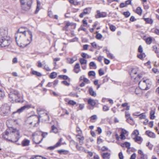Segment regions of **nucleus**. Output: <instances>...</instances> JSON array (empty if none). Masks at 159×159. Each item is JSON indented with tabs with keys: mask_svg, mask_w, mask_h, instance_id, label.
Masks as SVG:
<instances>
[{
	"mask_svg": "<svg viewBox=\"0 0 159 159\" xmlns=\"http://www.w3.org/2000/svg\"><path fill=\"white\" fill-rule=\"evenodd\" d=\"M2 137L6 140L8 139L7 137H12L13 139L15 138V140H9V141L16 142L20 138V133L19 130L16 129L11 127L6 130L5 133L3 134Z\"/></svg>",
	"mask_w": 159,
	"mask_h": 159,
	"instance_id": "obj_1",
	"label": "nucleus"
},
{
	"mask_svg": "<svg viewBox=\"0 0 159 159\" xmlns=\"http://www.w3.org/2000/svg\"><path fill=\"white\" fill-rule=\"evenodd\" d=\"M7 28H0V47H4L8 46L11 42L10 37L7 36Z\"/></svg>",
	"mask_w": 159,
	"mask_h": 159,
	"instance_id": "obj_2",
	"label": "nucleus"
},
{
	"mask_svg": "<svg viewBox=\"0 0 159 159\" xmlns=\"http://www.w3.org/2000/svg\"><path fill=\"white\" fill-rule=\"evenodd\" d=\"M27 32L30 35V39H27L26 40V35L23 36L21 35L20 37H18L17 36V34H15V38L16 42L17 44L19 45L20 47L26 46L29 44L32 41V32L30 30H28Z\"/></svg>",
	"mask_w": 159,
	"mask_h": 159,
	"instance_id": "obj_3",
	"label": "nucleus"
},
{
	"mask_svg": "<svg viewBox=\"0 0 159 159\" xmlns=\"http://www.w3.org/2000/svg\"><path fill=\"white\" fill-rule=\"evenodd\" d=\"M9 98L13 101H15L16 102H21L20 98V94L16 90H11L9 94Z\"/></svg>",
	"mask_w": 159,
	"mask_h": 159,
	"instance_id": "obj_4",
	"label": "nucleus"
},
{
	"mask_svg": "<svg viewBox=\"0 0 159 159\" xmlns=\"http://www.w3.org/2000/svg\"><path fill=\"white\" fill-rule=\"evenodd\" d=\"M22 9L27 11L31 7L32 0H20Z\"/></svg>",
	"mask_w": 159,
	"mask_h": 159,
	"instance_id": "obj_5",
	"label": "nucleus"
},
{
	"mask_svg": "<svg viewBox=\"0 0 159 159\" xmlns=\"http://www.w3.org/2000/svg\"><path fill=\"white\" fill-rule=\"evenodd\" d=\"M43 117L35 115H32L28 117L27 119V123L30 125H32L33 123L36 125V121H37V123H39L40 122V118Z\"/></svg>",
	"mask_w": 159,
	"mask_h": 159,
	"instance_id": "obj_6",
	"label": "nucleus"
},
{
	"mask_svg": "<svg viewBox=\"0 0 159 159\" xmlns=\"http://www.w3.org/2000/svg\"><path fill=\"white\" fill-rule=\"evenodd\" d=\"M10 107L7 105H4L1 107V115L3 116L8 115L10 113Z\"/></svg>",
	"mask_w": 159,
	"mask_h": 159,
	"instance_id": "obj_7",
	"label": "nucleus"
},
{
	"mask_svg": "<svg viewBox=\"0 0 159 159\" xmlns=\"http://www.w3.org/2000/svg\"><path fill=\"white\" fill-rule=\"evenodd\" d=\"M27 29L25 27H21L18 30L16 34H17V36L20 37L22 35L23 36L26 35V32Z\"/></svg>",
	"mask_w": 159,
	"mask_h": 159,
	"instance_id": "obj_8",
	"label": "nucleus"
},
{
	"mask_svg": "<svg viewBox=\"0 0 159 159\" xmlns=\"http://www.w3.org/2000/svg\"><path fill=\"white\" fill-rule=\"evenodd\" d=\"M130 75L132 79H134L135 81L138 80L142 77L141 76L139 75H137V72L134 69H133L131 71Z\"/></svg>",
	"mask_w": 159,
	"mask_h": 159,
	"instance_id": "obj_9",
	"label": "nucleus"
},
{
	"mask_svg": "<svg viewBox=\"0 0 159 159\" xmlns=\"http://www.w3.org/2000/svg\"><path fill=\"white\" fill-rule=\"evenodd\" d=\"M71 142H73L76 145V148L77 150L80 151V152H84L85 153H87V150H86L85 148L82 146H79L77 143H76L74 140H71L70 141Z\"/></svg>",
	"mask_w": 159,
	"mask_h": 159,
	"instance_id": "obj_10",
	"label": "nucleus"
},
{
	"mask_svg": "<svg viewBox=\"0 0 159 159\" xmlns=\"http://www.w3.org/2000/svg\"><path fill=\"white\" fill-rule=\"evenodd\" d=\"M147 80H144L142 82L140 81L139 83V86L140 88L142 90H147L149 89L147 87L146 81Z\"/></svg>",
	"mask_w": 159,
	"mask_h": 159,
	"instance_id": "obj_11",
	"label": "nucleus"
},
{
	"mask_svg": "<svg viewBox=\"0 0 159 159\" xmlns=\"http://www.w3.org/2000/svg\"><path fill=\"white\" fill-rule=\"evenodd\" d=\"M138 50L139 52L140 53L137 55V57L139 58L142 59L146 57V55L143 52V48L141 45L139 46Z\"/></svg>",
	"mask_w": 159,
	"mask_h": 159,
	"instance_id": "obj_12",
	"label": "nucleus"
},
{
	"mask_svg": "<svg viewBox=\"0 0 159 159\" xmlns=\"http://www.w3.org/2000/svg\"><path fill=\"white\" fill-rule=\"evenodd\" d=\"M91 7H87L84 9L83 12L81 13L79 16L80 18H83L84 15L89 14L91 11Z\"/></svg>",
	"mask_w": 159,
	"mask_h": 159,
	"instance_id": "obj_13",
	"label": "nucleus"
},
{
	"mask_svg": "<svg viewBox=\"0 0 159 159\" xmlns=\"http://www.w3.org/2000/svg\"><path fill=\"white\" fill-rule=\"evenodd\" d=\"M30 108V106L28 105H26L23 106V107H21L19 109L17 110L16 111L13 112V114H14L15 113H20L22 111H23L24 110H25L26 109H28Z\"/></svg>",
	"mask_w": 159,
	"mask_h": 159,
	"instance_id": "obj_14",
	"label": "nucleus"
},
{
	"mask_svg": "<svg viewBox=\"0 0 159 159\" xmlns=\"http://www.w3.org/2000/svg\"><path fill=\"white\" fill-rule=\"evenodd\" d=\"M97 14L95 16V17L96 18L101 17H105L107 16V13L105 12H100V11L98 10L97 11Z\"/></svg>",
	"mask_w": 159,
	"mask_h": 159,
	"instance_id": "obj_15",
	"label": "nucleus"
},
{
	"mask_svg": "<svg viewBox=\"0 0 159 159\" xmlns=\"http://www.w3.org/2000/svg\"><path fill=\"white\" fill-rule=\"evenodd\" d=\"M76 56H74L72 58H68L67 59V62L69 64H72L73 62L77 60Z\"/></svg>",
	"mask_w": 159,
	"mask_h": 159,
	"instance_id": "obj_16",
	"label": "nucleus"
},
{
	"mask_svg": "<svg viewBox=\"0 0 159 159\" xmlns=\"http://www.w3.org/2000/svg\"><path fill=\"white\" fill-rule=\"evenodd\" d=\"M145 134L148 137L152 138H154L156 137L155 134L153 132L149 131H146Z\"/></svg>",
	"mask_w": 159,
	"mask_h": 159,
	"instance_id": "obj_17",
	"label": "nucleus"
},
{
	"mask_svg": "<svg viewBox=\"0 0 159 159\" xmlns=\"http://www.w3.org/2000/svg\"><path fill=\"white\" fill-rule=\"evenodd\" d=\"M111 154L109 153H104L102 155V157L103 159H109L110 158Z\"/></svg>",
	"mask_w": 159,
	"mask_h": 159,
	"instance_id": "obj_18",
	"label": "nucleus"
},
{
	"mask_svg": "<svg viewBox=\"0 0 159 159\" xmlns=\"http://www.w3.org/2000/svg\"><path fill=\"white\" fill-rule=\"evenodd\" d=\"M30 140L25 139L22 142V145L23 146H28L29 145L30 143Z\"/></svg>",
	"mask_w": 159,
	"mask_h": 159,
	"instance_id": "obj_19",
	"label": "nucleus"
},
{
	"mask_svg": "<svg viewBox=\"0 0 159 159\" xmlns=\"http://www.w3.org/2000/svg\"><path fill=\"white\" fill-rule=\"evenodd\" d=\"M48 133L47 132H43L42 134V136L43 138L41 139V140L39 141V142H35V141H34V142L35 143L37 144H39L40 143H41L42 141L43 140V139L45 138L46 136L47 135Z\"/></svg>",
	"mask_w": 159,
	"mask_h": 159,
	"instance_id": "obj_20",
	"label": "nucleus"
},
{
	"mask_svg": "<svg viewBox=\"0 0 159 159\" xmlns=\"http://www.w3.org/2000/svg\"><path fill=\"white\" fill-rule=\"evenodd\" d=\"M58 153L60 154H67L69 152L68 150H65L64 149H61L57 150Z\"/></svg>",
	"mask_w": 159,
	"mask_h": 159,
	"instance_id": "obj_21",
	"label": "nucleus"
},
{
	"mask_svg": "<svg viewBox=\"0 0 159 159\" xmlns=\"http://www.w3.org/2000/svg\"><path fill=\"white\" fill-rule=\"evenodd\" d=\"M89 93L93 97H95L96 96V93L93 90V88L90 87L89 89Z\"/></svg>",
	"mask_w": 159,
	"mask_h": 159,
	"instance_id": "obj_22",
	"label": "nucleus"
},
{
	"mask_svg": "<svg viewBox=\"0 0 159 159\" xmlns=\"http://www.w3.org/2000/svg\"><path fill=\"white\" fill-rule=\"evenodd\" d=\"M130 143L128 142H125L122 144L121 145V146L123 147H124V146H125V147L128 149L130 148Z\"/></svg>",
	"mask_w": 159,
	"mask_h": 159,
	"instance_id": "obj_23",
	"label": "nucleus"
},
{
	"mask_svg": "<svg viewBox=\"0 0 159 159\" xmlns=\"http://www.w3.org/2000/svg\"><path fill=\"white\" fill-rule=\"evenodd\" d=\"M40 2L38 0H37V6L36 10H35V13H37L40 10Z\"/></svg>",
	"mask_w": 159,
	"mask_h": 159,
	"instance_id": "obj_24",
	"label": "nucleus"
},
{
	"mask_svg": "<svg viewBox=\"0 0 159 159\" xmlns=\"http://www.w3.org/2000/svg\"><path fill=\"white\" fill-rule=\"evenodd\" d=\"M88 102L89 104L91 105L92 106H94L96 104V103L94 100L91 99H89L88 100Z\"/></svg>",
	"mask_w": 159,
	"mask_h": 159,
	"instance_id": "obj_25",
	"label": "nucleus"
},
{
	"mask_svg": "<svg viewBox=\"0 0 159 159\" xmlns=\"http://www.w3.org/2000/svg\"><path fill=\"white\" fill-rule=\"evenodd\" d=\"M155 113V112L153 110H151L150 112V118L152 120L154 119L155 117V116H154V114Z\"/></svg>",
	"mask_w": 159,
	"mask_h": 159,
	"instance_id": "obj_26",
	"label": "nucleus"
},
{
	"mask_svg": "<svg viewBox=\"0 0 159 159\" xmlns=\"http://www.w3.org/2000/svg\"><path fill=\"white\" fill-rule=\"evenodd\" d=\"M105 50L106 51V52L108 57L110 58L111 59H113L114 58V57L113 56V55L110 53L109 51H108L107 49H106Z\"/></svg>",
	"mask_w": 159,
	"mask_h": 159,
	"instance_id": "obj_27",
	"label": "nucleus"
},
{
	"mask_svg": "<svg viewBox=\"0 0 159 159\" xmlns=\"http://www.w3.org/2000/svg\"><path fill=\"white\" fill-rule=\"evenodd\" d=\"M58 132L57 128L54 125H52L51 127V129L50 132H53L55 133H57Z\"/></svg>",
	"mask_w": 159,
	"mask_h": 159,
	"instance_id": "obj_28",
	"label": "nucleus"
},
{
	"mask_svg": "<svg viewBox=\"0 0 159 159\" xmlns=\"http://www.w3.org/2000/svg\"><path fill=\"white\" fill-rule=\"evenodd\" d=\"M32 74L38 77H40L42 76V74L40 73L35 70L32 71Z\"/></svg>",
	"mask_w": 159,
	"mask_h": 159,
	"instance_id": "obj_29",
	"label": "nucleus"
},
{
	"mask_svg": "<svg viewBox=\"0 0 159 159\" xmlns=\"http://www.w3.org/2000/svg\"><path fill=\"white\" fill-rule=\"evenodd\" d=\"M89 66L90 67H92V69H96L97 68L96 65L94 62H91L89 64ZM90 69H92V68H90Z\"/></svg>",
	"mask_w": 159,
	"mask_h": 159,
	"instance_id": "obj_30",
	"label": "nucleus"
},
{
	"mask_svg": "<svg viewBox=\"0 0 159 159\" xmlns=\"http://www.w3.org/2000/svg\"><path fill=\"white\" fill-rule=\"evenodd\" d=\"M58 76L59 78H62L64 80H66L68 79L69 81H70V79L69 78L67 75H59Z\"/></svg>",
	"mask_w": 159,
	"mask_h": 159,
	"instance_id": "obj_31",
	"label": "nucleus"
},
{
	"mask_svg": "<svg viewBox=\"0 0 159 159\" xmlns=\"http://www.w3.org/2000/svg\"><path fill=\"white\" fill-rule=\"evenodd\" d=\"M142 12V10L141 8L139 7H138L136 10V13L139 15H141Z\"/></svg>",
	"mask_w": 159,
	"mask_h": 159,
	"instance_id": "obj_32",
	"label": "nucleus"
},
{
	"mask_svg": "<svg viewBox=\"0 0 159 159\" xmlns=\"http://www.w3.org/2000/svg\"><path fill=\"white\" fill-rule=\"evenodd\" d=\"M57 75V74L56 72H53L51 73L50 75V77L51 79H54L56 77Z\"/></svg>",
	"mask_w": 159,
	"mask_h": 159,
	"instance_id": "obj_33",
	"label": "nucleus"
},
{
	"mask_svg": "<svg viewBox=\"0 0 159 159\" xmlns=\"http://www.w3.org/2000/svg\"><path fill=\"white\" fill-rule=\"evenodd\" d=\"M145 21L148 23L152 24L153 22V21L151 19L149 18H144Z\"/></svg>",
	"mask_w": 159,
	"mask_h": 159,
	"instance_id": "obj_34",
	"label": "nucleus"
},
{
	"mask_svg": "<svg viewBox=\"0 0 159 159\" xmlns=\"http://www.w3.org/2000/svg\"><path fill=\"white\" fill-rule=\"evenodd\" d=\"M152 39L151 37H148L147 38L146 40V42L147 44H150L152 42Z\"/></svg>",
	"mask_w": 159,
	"mask_h": 159,
	"instance_id": "obj_35",
	"label": "nucleus"
},
{
	"mask_svg": "<svg viewBox=\"0 0 159 159\" xmlns=\"http://www.w3.org/2000/svg\"><path fill=\"white\" fill-rule=\"evenodd\" d=\"M80 61L81 64H86L87 63V61L84 58H80Z\"/></svg>",
	"mask_w": 159,
	"mask_h": 159,
	"instance_id": "obj_36",
	"label": "nucleus"
},
{
	"mask_svg": "<svg viewBox=\"0 0 159 159\" xmlns=\"http://www.w3.org/2000/svg\"><path fill=\"white\" fill-rule=\"evenodd\" d=\"M4 95V92L2 90L0 89V100L3 98Z\"/></svg>",
	"mask_w": 159,
	"mask_h": 159,
	"instance_id": "obj_37",
	"label": "nucleus"
},
{
	"mask_svg": "<svg viewBox=\"0 0 159 159\" xmlns=\"http://www.w3.org/2000/svg\"><path fill=\"white\" fill-rule=\"evenodd\" d=\"M44 115L45 116V118L44 119V120L46 121L49 120V116L48 115V113L46 112V113L44 114Z\"/></svg>",
	"mask_w": 159,
	"mask_h": 159,
	"instance_id": "obj_38",
	"label": "nucleus"
},
{
	"mask_svg": "<svg viewBox=\"0 0 159 159\" xmlns=\"http://www.w3.org/2000/svg\"><path fill=\"white\" fill-rule=\"evenodd\" d=\"M139 116V118L140 120H141L142 119H145L146 117V116L145 114L144 113H142L140 114Z\"/></svg>",
	"mask_w": 159,
	"mask_h": 159,
	"instance_id": "obj_39",
	"label": "nucleus"
},
{
	"mask_svg": "<svg viewBox=\"0 0 159 159\" xmlns=\"http://www.w3.org/2000/svg\"><path fill=\"white\" fill-rule=\"evenodd\" d=\"M135 141L138 142L140 141L142 139V138L140 137L138 135L135 136V138H134Z\"/></svg>",
	"mask_w": 159,
	"mask_h": 159,
	"instance_id": "obj_40",
	"label": "nucleus"
},
{
	"mask_svg": "<svg viewBox=\"0 0 159 159\" xmlns=\"http://www.w3.org/2000/svg\"><path fill=\"white\" fill-rule=\"evenodd\" d=\"M95 72L93 71H90L88 73V75L89 76H95Z\"/></svg>",
	"mask_w": 159,
	"mask_h": 159,
	"instance_id": "obj_41",
	"label": "nucleus"
},
{
	"mask_svg": "<svg viewBox=\"0 0 159 159\" xmlns=\"http://www.w3.org/2000/svg\"><path fill=\"white\" fill-rule=\"evenodd\" d=\"M123 15L125 16V17L127 18L130 16V14L129 11H126L124 12Z\"/></svg>",
	"mask_w": 159,
	"mask_h": 159,
	"instance_id": "obj_42",
	"label": "nucleus"
},
{
	"mask_svg": "<svg viewBox=\"0 0 159 159\" xmlns=\"http://www.w3.org/2000/svg\"><path fill=\"white\" fill-rule=\"evenodd\" d=\"M125 116L126 117V121H128V118L130 117V114L128 111H125Z\"/></svg>",
	"mask_w": 159,
	"mask_h": 159,
	"instance_id": "obj_43",
	"label": "nucleus"
},
{
	"mask_svg": "<svg viewBox=\"0 0 159 159\" xmlns=\"http://www.w3.org/2000/svg\"><path fill=\"white\" fill-rule=\"evenodd\" d=\"M102 35L99 33H97L96 35V38L98 39H101L102 37Z\"/></svg>",
	"mask_w": 159,
	"mask_h": 159,
	"instance_id": "obj_44",
	"label": "nucleus"
},
{
	"mask_svg": "<svg viewBox=\"0 0 159 159\" xmlns=\"http://www.w3.org/2000/svg\"><path fill=\"white\" fill-rule=\"evenodd\" d=\"M77 137L78 138V139H79V141H83L84 140V137L83 136H82L80 135H77Z\"/></svg>",
	"mask_w": 159,
	"mask_h": 159,
	"instance_id": "obj_45",
	"label": "nucleus"
},
{
	"mask_svg": "<svg viewBox=\"0 0 159 159\" xmlns=\"http://www.w3.org/2000/svg\"><path fill=\"white\" fill-rule=\"evenodd\" d=\"M139 134V131L137 130H135L132 133V134L135 135V136L138 135Z\"/></svg>",
	"mask_w": 159,
	"mask_h": 159,
	"instance_id": "obj_46",
	"label": "nucleus"
},
{
	"mask_svg": "<svg viewBox=\"0 0 159 159\" xmlns=\"http://www.w3.org/2000/svg\"><path fill=\"white\" fill-rule=\"evenodd\" d=\"M110 28L111 30L112 31H114L116 29L115 26L113 25H111L110 26Z\"/></svg>",
	"mask_w": 159,
	"mask_h": 159,
	"instance_id": "obj_47",
	"label": "nucleus"
},
{
	"mask_svg": "<svg viewBox=\"0 0 159 159\" xmlns=\"http://www.w3.org/2000/svg\"><path fill=\"white\" fill-rule=\"evenodd\" d=\"M97 119V117L96 115H94L90 117V120H96Z\"/></svg>",
	"mask_w": 159,
	"mask_h": 159,
	"instance_id": "obj_48",
	"label": "nucleus"
},
{
	"mask_svg": "<svg viewBox=\"0 0 159 159\" xmlns=\"http://www.w3.org/2000/svg\"><path fill=\"white\" fill-rule=\"evenodd\" d=\"M76 103V102L73 100H70L68 102V104H69L71 105H74Z\"/></svg>",
	"mask_w": 159,
	"mask_h": 159,
	"instance_id": "obj_49",
	"label": "nucleus"
},
{
	"mask_svg": "<svg viewBox=\"0 0 159 159\" xmlns=\"http://www.w3.org/2000/svg\"><path fill=\"white\" fill-rule=\"evenodd\" d=\"M80 66L79 64V63H76L74 66V69H79V70H80Z\"/></svg>",
	"mask_w": 159,
	"mask_h": 159,
	"instance_id": "obj_50",
	"label": "nucleus"
},
{
	"mask_svg": "<svg viewBox=\"0 0 159 159\" xmlns=\"http://www.w3.org/2000/svg\"><path fill=\"white\" fill-rule=\"evenodd\" d=\"M141 158L142 159H147L148 156L147 155L145 154H143L141 156Z\"/></svg>",
	"mask_w": 159,
	"mask_h": 159,
	"instance_id": "obj_51",
	"label": "nucleus"
},
{
	"mask_svg": "<svg viewBox=\"0 0 159 159\" xmlns=\"http://www.w3.org/2000/svg\"><path fill=\"white\" fill-rule=\"evenodd\" d=\"M103 110L104 111H107L109 110V108L108 106L105 105L103 107Z\"/></svg>",
	"mask_w": 159,
	"mask_h": 159,
	"instance_id": "obj_52",
	"label": "nucleus"
},
{
	"mask_svg": "<svg viewBox=\"0 0 159 159\" xmlns=\"http://www.w3.org/2000/svg\"><path fill=\"white\" fill-rule=\"evenodd\" d=\"M99 75L100 76H102L104 74V72L101 69H100L98 70Z\"/></svg>",
	"mask_w": 159,
	"mask_h": 159,
	"instance_id": "obj_53",
	"label": "nucleus"
},
{
	"mask_svg": "<svg viewBox=\"0 0 159 159\" xmlns=\"http://www.w3.org/2000/svg\"><path fill=\"white\" fill-rule=\"evenodd\" d=\"M82 22L83 26L84 27L86 26L87 25V22L86 20H85L84 19L83 20H82Z\"/></svg>",
	"mask_w": 159,
	"mask_h": 159,
	"instance_id": "obj_54",
	"label": "nucleus"
},
{
	"mask_svg": "<svg viewBox=\"0 0 159 159\" xmlns=\"http://www.w3.org/2000/svg\"><path fill=\"white\" fill-rule=\"evenodd\" d=\"M61 83L64 84L65 85L68 86L70 85V84L69 83H68L66 81H63L61 82Z\"/></svg>",
	"mask_w": 159,
	"mask_h": 159,
	"instance_id": "obj_55",
	"label": "nucleus"
},
{
	"mask_svg": "<svg viewBox=\"0 0 159 159\" xmlns=\"http://www.w3.org/2000/svg\"><path fill=\"white\" fill-rule=\"evenodd\" d=\"M70 25V23L67 22L66 23V25L64 27L63 30H66V28H67Z\"/></svg>",
	"mask_w": 159,
	"mask_h": 159,
	"instance_id": "obj_56",
	"label": "nucleus"
},
{
	"mask_svg": "<svg viewBox=\"0 0 159 159\" xmlns=\"http://www.w3.org/2000/svg\"><path fill=\"white\" fill-rule=\"evenodd\" d=\"M70 25V23L67 22L66 23V25L64 27L63 30H66V28H67Z\"/></svg>",
	"mask_w": 159,
	"mask_h": 159,
	"instance_id": "obj_57",
	"label": "nucleus"
},
{
	"mask_svg": "<svg viewBox=\"0 0 159 159\" xmlns=\"http://www.w3.org/2000/svg\"><path fill=\"white\" fill-rule=\"evenodd\" d=\"M119 157L120 159H123L124 157L123 155V154L121 152H120L119 153Z\"/></svg>",
	"mask_w": 159,
	"mask_h": 159,
	"instance_id": "obj_58",
	"label": "nucleus"
},
{
	"mask_svg": "<svg viewBox=\"0 0 159 159\" xmlns=\"http://www.w3.org/2000/svg\"><path fill=\"white\" fill-rule=\"evenodd\" d=\"M83 81L84 82L87 83H90V81L88 79L86 78H84Z\"/></svg>",
	"mask_w": 159,
	"mask_h": 159,
	"instance_id": "obj_59",
	"label": "nucleus"
},
{
	"mask_svg": "<svg viewBox=\"0 0 159 159\" xmlns=\"http://www.w3.org/2000/svg\"><path fill=\"white\" fill-rule=\"evenodd\" d=\"M91 44L93 48H97V45L95 42H94L92 43H91Z\"/></svg>",
	"mask_w": 159,
	"mask_h": 159,
	"instance_id": "obj_60",
	"label": "nucleus"
},
{
	"mask_svg": "<svg viewBox=\"0 0 159 159\" xmlns=\"http://www.w3.org/2000/svg\"><path fill=\"white\" fill-rule=\"evenodd\" d=\"M140 114L139 112H136L133 113V115L134 116H139Z\"/></svg>",
	"mask_w": 159,
	"mask_h": 159,
	"instance_id": "obj_61",
	"label": "nucleus"
},
{
	"mask_svg": "<svg viewBox=\"0 0 159 159\" xmlns=\"http://www.w3.org/2000/svg\"><path fill=\"white\" fill-rule=\"evenodd\" d=\"M126 6V4L125 3H121L120 5V8H123Z\"/></svg>",
	"mask_w": 159,
	"mask_h": 159,
	"instance_id": "obj_62",
	"label": "nucleus"
},
{
	"mask_svg": "<svg viewBox=\"0 0 159 159\" xmlns=\"http://www.w3.org/2000/svg\"><path fill=\"white\" fill-rule=\"evenodd\" d=\"M136 157V156L135 153H134L131 155L130 159H135Z\"/></svg>",
	"mask_w": 159,
	"mask_h": 159,
	"instance_id": "obj_63",
	"label": "nucleus"
},
{
	"mask_svg": "<svg viewBox=\"0 0 159 159\" xmlns=\"http://www.w3.org/2000/svg\"><path fill=\"white\" fill-rule=\"evenodd\" d=\"M44 68L47 71H49L50 70V69L48 67V66L46 65H45L44 66Z\"/></svg>",
	"mask_w": 159,
	"mask_h": 159,
	"instance_id": "obj_64",
	"label": "nucleus"
}]
</instances>
